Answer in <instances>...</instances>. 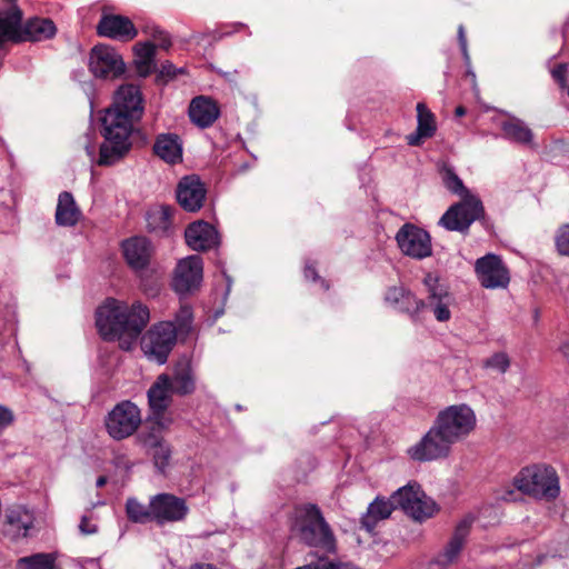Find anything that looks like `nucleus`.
<instances>
[{
    "label": "nucleus",
    "instance_id": "f257e3e1",
    "mask_svg": "<svg viewBox=\"0 0 569 569\" xmlns=\"http://www.w3.org/2000/svg\"><path fill=\"white\" fill-rule=\"evenodd\" d=\"M143 99L139 87L123 84L113 96V102L101 118L99 166H111L122 159L131 149L130 137L143 116Z\"/></svg>",
    "mask_w": 569,
    "mask_h": 569
},
{
    "label": "nucleus",
    "instance_id": "f03ea898",
    "mask_svg": "<svg viewBox=\"0 0 569 569\" xmlns=\"http://www.w3.org/2000/svg\"><path fill=\"white\" fill-rule=\"evenodd\" d=\"M475 411L468 405H453L441 410L431 428L407 450L415 461H432L449 456L455 443L466 439L476 428Z\"/></svg>",
    "mask_w": 569,
    "mask_h": 569
},
{
    "label": "nucleus",
    "instance_id": "7ed1b4c3",
    "mask_svg": "<svg viewBox=\"0 0 569 569\" xmlns=\"http://www.w3.org/2000/svg\"><path fill=\"white\" fill-rule=\"evenodd\" d=\"M149 309L141 302L108 299L96 312L97 328L106 340H119L123 350H130L149 322Z\"/></svg>",
    "mask_w": 569,
    "mask_h": 569
},
{
    "label": "nucleus",
    "instance_id": "20e7f679",
    "mask_svg": "<svg viewBox=\"0 0 569 569\" xmlns=\"http://www.w3.org/2000/svg\"><path fill=\"white\" fill-rule=\"evenodd\" d=\"M441 178L445 187L451 192L462 197L461 201L452 204L440 218L439 224L449 231H466L471 223L483 213L482 202L470 194L462 180L449 166L441 169Z\"/></svg>",
    "mask_w": 569,
    "mask_h": 569
},
{
    "label": "nucleus",
    "instance_id": "39448f33",
    "mask_svg": "<svg viewBox=\"0 0 569 569\" xmlns=\"http://www.w3.org/2000/svg\"><path fill=\"white\" fill-rule=\"evenodd\" d=\"M22 11L17 6L0 10V49L7 41H42L52 38L57 28L51 19L32 18L23 26Z\"/></svg>",
    "mask_w": 569,
    "mask_h": 569
},
{
    "label": "nucleus",
    "instance_id": "423d86ee",
    "mask_svg": "<svg viewBox=\"0 0 569 569\" xmlns=\"http://www.w3.org/2000/svg\"><path fill=\"white\" fill-rule=\"evenodd\" d=\"M292 533L311 547H320L327 551L335 549V537L316 505H303L296 508L291 526Z\"/></svg>",
    "mask_w": 569,
    "mask_h": 569
},
{
    "label": "nucleus",
    "instance_id": "0eeeda50",
    "mask_svg": "<svg viewBox=\"0 0 569 569\" xmlns=\"http://www.w3.org/2000/svg\"><path fill=\"white\" fill-rule=\"evenodd\" d=\"M515 487L536 499L552 501L560 495V481L556 469L547 465L522 468L513 479Z\"/></svg>",
    "mask_w": 569,
    "mask_h": 569
},
{
    "label": "nucleus",
    "instance_id": "6e6552de",
    "mask_svg": "<svg viewBox=\"0 0 569 569\" xmlns=\"http://www.w3.org/2000/svg\"><path fill=\"white\" fill-rule=\"evenodd\" d=\"M141 411L130 400L117 403L106 416L104 427L114 440H123L132 436L141 425Z\"/></svg>",
    "mask_w": 569,
    "mask_h": 569
},
{
    "label": "nucleus",
    "instance_id": "1a4fd4ad",
    "mask_svg": "<svg viewBox=\"0 0 569 569\" xmlns=\"http://www.w3.org/2000/svg\"><path fill=\"white\" fill-rule=\"evenodd\" d=\"M395 501L399 508L417 521L432 517L438 508L436 502L421 491L417 483H409L395 492Z\"/></svg>",
    "mask_w": 569,
    "mask_h": 569
},
{
    "label": "nucleus",
    "instance_id": "9d476101",
    "mask_svg": "<svg viewBox=\"0 0 569 569\" xmlns=\"http://www.w3.org/2000/svg\"><path fill=\"white\" fill-rule=\"evenodd\" d=\"M423 284L427 288L425 309H429L439 322H447L451 318L450 307L455 298L449 289L440 282L433 273H427L423 278Z\"/></svg>",
    "mask_w": 569,
    "mask_h": 569
},
{
    "label": "nucleus",
    "instance_id": "9b49d317",
    "mask_svg": "<svg viewBox=\"0 0 569 569\" xmlns=\"http://www.w3.org/2000/svg\"><path fill=\"white\" fill-rule=\"evenodd\" d=\"M177 341L176 327L171 321L160 322L149 330L143 341L146 355L162 365Z\"/></svg>",
    "mask_w": 569,
    "mask_h": 569
},
{
    "label": "nucleus",
    "instance_id": "f8f14e48",
    "mask_svg": "<svg viewBox=\"0 0 569 569\" xmlns=\"http://www.w3.org/2000/svg\"><path fill=\"white\" fill-rule=\"evenodd\" d=\"M89 69L97 78L114 79L124 72V62L113 48L98 44L90 52Z\"/></svg>",
    "mask_w": 569,
    "mask_h": 569
},
{
    "label": "nucleus",
    "instance_id": "ddd939ff",
    "mask_svg": "<svg viewBox=\"0 0 569 569\" xmlns=\"http://www.w3.org/2000/svg\"><path fill=\"white\" fill-rule=\"evenodd\" d=\"M401 252L415 259H423L432 253L430 234L411 223L403 224L396 234Z\"/></svg>",
    "mask_w": 569,
    "mask_h": 569
},
{
    "label": "nucleus",
    "instance_id": "4468645a",
    "mask_svg": "<svg viewBox=\"0 0 569 569\" xmlns=\"http://www.w3.org/2000/svg\"><path fill=\"white\" fill-rule=\"evenodd\" d=\"M173 392L170 388V375L161 373L148 390V403L151 415L158 426V430L167 429L171 419L164 417V412L171 403Z\"/></svg>",
    "mask_w": 569,
    "mask_h": 569
},
{
    "label": "nucleus",
    "instance_id": "2eb2a0df",
    "mask_svg": "<svg viewBox=\"0 0 569 569\" xmlns=\"http://www.w3.org/2000/svg\"><path fill=\"white\" fill-rule=\"evenodd\" d=\"M151 508L153 521L159 526L183 521L189 513L186 499L172 493L163 492L152 496Z\"/></svg>",
    "mask_w": 569,
    "mask_h": 569
},
{
    "label": "nucleus",
    "instance_id": "dca6fc26",
    "mask_svg": "<svg viewBox=\"0 0 569 569\" xmlns=\"http://www.w3.org/2000/svg\"><path fill=\"white\" fill-rule=\"evenodd\" d=\"M475 269L479 282L485 288H506L509 284V270L497 254L488 253L479 258L476 261Z\"/></svg>",
    "mask_w": 569,
    "mask_h": 569
},
{
    "label": "nucleus",
    "instance_id": "f3484780",
    "mask_svg": "<svg viewBox=\"0 0 569 569\" xmlns=\"http://www.w3.org/2000/svg\"><path fill=\"white\" fill-rule=\"evenodd\" d=\"M203 264L199 256L181 259L174 269L172 288L179 295L197 289L202 281Z\"/></svg>",
    "mask_w": 569,
    "mask_h": 569
},
{
    "label": "nucleus",
    "instance_id": "a211bd4d",
    "mask_svg": "<svg viewBox=\"0 0 569 569\" xmlns=\"http://www.w3.org/2000/svg\"><path fill=\"white\" fill-rule=\"evenodd\" d=\"M473 521L475 518L468 515L458 522L452 537L446 545L443 551L435 558L433 565L438 566L439 569H446L458 559L465 541L470 533Z\"/></svg>",
    "mask_w": 569,
    "mask_h": 569
},
{
    "label": "nucleus",
    "instance_id": "6ab92c4d",
    "mask_svg": "<svg viewBox=\"0 0 569 569\" xmlns=\"http://www.w3.org/2000/svg\"><path fill=\"white\" fill-rule=\"evenodd\" d=\"M176 193L181 208L196 212L202 208L207 190L197 176H187L179 181Z\"/></svg>",
    "mask_w": 569,
    "mask_h": 569
},
{
    "label": "nucleus",
    "instance_id": "aec40b11",
    "mask_svg": "<svg viewBox=\"0 0 569 569\" xmlns=\"http://www.w3.org/2000/svg\"><path fill=\"white\" fill-rule=\"evenodd\" d=\"M122 250L127 263L137 272L147 269L153 254V247L144 237H132L124 240Z\"/></svg>",
    "mask_w": 569,
    "mask_h": 569
},
{
    "label": "nucleus",
    "instance_id": "412c9836",
    "mask_svg": "<svg viewBox=\"0 0 569 569\" xmlns=\"http://www.w3.org/2000/svg\"><path fill=\"white\" fill-rule=\"evenodd\" d=\"M386 301L400 312L407 313L412 321L421 320L425 301L402 287H392L386 293Z\"/></svg>",
    "mask_w": 569,
    "mask_h": 569
},
{
    "label": "nucleus",
    "instance_id": "4be33fe9",
    "mask_svg": "<svg viewBox=\"0 0 569 569\" xmlns=\"http://www.w3.org/2000/svg\"><path fill=\"white\" fill-rule=\"evenodd\" d=\"M187 244L194 251H207L219 244V234L214 227L199 220L188 226L184 231Z\"/></svg>",
    "mask_w": 569,
    "mask_h": 569
},
{
    "label": "nucleus",
    "instance_id": "5701e85b",
    "mask_svg": "<svg viewBox=\"0 0 569 569\" xmlns=\"http://www.w3.org/2000/svg\"><path fill=\"white\" fill-rule=\"evenodd\" d=\"M97 30L100 36L119 40H131L137 36V30L131 20L117 14L103 16Z\"/></svg>",
    "mask_w": 569,
    "mask_h": 569
},
{
    "label": "nucleus",
    "instance_id": "b1692460",
    "mask_svg": "<svg viewBox=\"0 0 569 569\" xmlns=\"http://www.w3.org/2000/svg\"><path fill=\"white\" fill-rule=\"evenodd\" d=\"M7 533L12 539L26 538L33 528L34 516L23 506H12L6 513Z\"/></svg>",
    "mask_w": 569,
    "mask_h": 569
},
{
    "label": "nucleus",
    "instance_id": "393cba45",
    "mask_svg": "<svg viewBox=\"0 0 569 569\" xmlns=\"http://www.w3.org/2000/svg\"><path fill=\"white\" fill-rule=\"evenodd\" d=\"M182 141L177 133H160L157 136L153 152L169 164L182 161Z\"/></svg>",
    "mask_w": 569,
    "mask_h": 569
},
{
    "label": "nucleus",
    "instance_id": "a878e982",
    "mask_svg": "<svg viewBox=\"0 0 569 569\" xmlns=\"http://www.w3.org/2000/svg\"><path fill=\"white\" fill-rule=\"evenodd\" d=\"M417 129L413 133L407 136L409 146H420L425 139L431 138L437 130L433 113L423 102L417 104Z\"/></svg>",
    "mask_w": 569,
    "mask_h": 569
},
{
    "label": "nucleus",
    "instance_id": "bb28decb",
    "mask_svg": "<svg viewBox=\"0 0 569 569\" xmlns=\"http://www.w3.org/2000/svg\"><path fill=\"white\" fill-rule=\"evenodd\" d=\"M189 117L198 127L208 128L219 117V109L211 99L197 97L190 103Z\"/></svg>",
    "mask_w": 569,
    "mask_h": 569
},
{
    "label": "nucleus",
    "instance_id": "cd10ccee",
    "mask_svg": "<svg viewBox=\"0 0 569 569\" xmlns=\"http://www.w3.org/2000/svg\"><path fill=\"white\" fill-rule=\"evenodd\" d=\"M399 508L398 502L395 501V493L389 500L383 498H376L367 510V513L361 518V526L371 532L376 528L378 521L387 519L393 509Z\"/></svg>",
    "mask_w": 569,
    "mask_h": 569
},
{
    "label": "nucleus",
    "instance_id": "c85d7f7f",
    "mask_svg": "<svg viewBox=\"0 0 569 569\" xmlns=\"http://www.w3.org/2000/svg\"><path fill=\"white\" fill-rule=\"evenodd\" d=\"M81 217V211L78 208L73 196L63 191L59 194L57 209H56V222L61 227H73L78 223Z\"/></svg>",
    "mask_w": 569,
    "mask_h": 569
},
{
    "label": "nucleus",
    "instance_id": "c756f323",
    "mask_svg": "<svg viewBox=\"0 0 569 569\" xmlns=\"http://www.w3.org/2000/svg\"><path fill=\"white\" fill-rule=\"evenodd\" d=\"M170 388L173 393L179 396H187L194 391V376L188 361H181L174 367L173 373L170 376Z\"/></svg>",
    "mask_w": 569,
    "mask_h": 569
},
{
    "label": "nucleus",
    "instance_id": "7c9ffc66",
    "mask_svg": "<svg viewBox=\"0 0 569 569\" xmlns=\"http://www.w3.org/2000/svg\"><path fill=\"white\" fill-rule=\"evenodd\" d=\"M173 209L167 206L154 207L147 211V229L158 236L168 234L172 221Z\"/></svg>",
    "mask_w": 569,
    "mask_h": 569
},
{
    "label": "nucleus",
    "instance_id": "2f4dec72",
    "mask_svg": "<svg viewBox=\"0 0 569 569\" xmlns=\"http://www.w3.org/2000/svg\"><path fill=\"white\" fill-rule=\"evenodd\" d=\"M503 137L515 143L531 144L533 140L532 130L519 118L511 117L501 122Z\"/></svg>",
    "mask_w": 569,
    "mask_h": 569
},
{
    "label": "nucleus",
    "instance_id": "473e14b6",
    "mask_svg": "<svg viewBox=\"0 0 569 569\" xmlns=\"http://www.w3.org/2000/svg\"><path fill=\"white\" fill-rule=\"evenodd\" d=\"M156 44L151 42L138 43L136 46V69L139 76H149L156 67L154 63Z\"/></svg>",
    "mask_w": 569,
    "mask_h": 569
},
{
    "label": "nucleus",
    "instance_id": "72a5a7b5",
    "mask_svg": "<svg viewBox=\"0 0 569 569\" xmlns=\"http://www.w3.org/2000/svg\"><path fill=\"white\" fill-rule=\"evenodd\" d=\"M126 513L128 519L134 523L153 521L151 499L149 500V505L146 506L133 497L128 498L126 501Z\"/></svg>",
    "mask_w": 569,
    "mask_h": 569
},
{
    "label": "nucleus",
    "instance_id": "f704fd0d",
    "mask_svg": "<svg viewBox=\"0 0 569 569\" xmlns=\"http://www.w3.org/2000/svg\"><path fill=\"white\" fill-rule=\"evenodd\" d=\"M54 567L56 556L46 552L19 558L16 563V569H54Z\"/></svg>",
    "mask_w": 569,
    "mask_h": 569
},
{
    "label": "nucleus",
    "instance_id": "c9c22d12",
    "mask_svg": "<svg viewBox=\"0 0 569 569\" xmlns=\"http://www.w3.org/2000/svg\"><path fill=\"white\" fill-rule=\"evenodd\" d=\"M192 322V309L188 305H182L176 315L174 321L172 322L176 327V332L187 333L191 328Z\"/></svg>",
    "mask_w": 569,
    "mask_h": 569
},
{
    "label": "nucleus",
    "instance_id": "e433bc0d",
    "mask_svg": "<svg viewBox=\"0 0 569 569\" xmlns=\"http://www.w3.org/2000/svg\"><path fill=\"white\" fill-rule=\"evenodd\" d=\"M148 451L152 455L156 467L162 471L169 463L171 455L169 446L162 441Z\"/></svg>",
    "mask_w": 569,
    "mask_h": 569
},
{
    "label": "nucleus",
    "instance_id": "4c0bfd02",
    "mask_svg": "<svg viewBox=\"0 0 569 569\" xmlns=\"http://www.w3.org/2000/svg\"><path fill=\"white\" fill-rule=\"evenodd\" d=\"M148 422L151 425L150 430L142 433L141 441L147 449H151V447H154L158 443L163 441V439L161 437V432L164 429L158 430V426H157L152 415L149 417Z\"/></svg>",
    "mask_w": 569,
    "mask_h": 569
},
{
    "label": "nucleus",
    "instance_id": "58836bf2",
    "mask_svg": "<svg viewBox=\"0 0 569 569\" xmlns=\"http://www.w3.org/2000/svg\"><path fill=\"white\" fill-rule=\"evenodd\" d=\"M485 367L497 370L500 373H505L510 367V359L507 353L497 352L485 361Z\"/></svg>",
    "mask_w": 569,
    "mask_h": 569
},
{
    "label": "nucleus",
    "instance_id": "ea45409f",
    "mask_svg": "<svg viewBox=\"0 0 569 569\" xmlns=\"http://www.w3.org/2000/svg\"><path fill=\"white\" fill-rule=\"evenodd\" d=\"M556 246L560 254L569 256V224L562 226L556 237Z\"/></svg>",
    "mask_w": 569,
    "mask_h": 569
},
{
    "label": "nucleus",
    "instance_id": "a19ab883",
    "mask_svg": "<svg viewBox=\"0 0 569 569\" xmlns=\"http://www.w3.org/2000/svg\"><path fill=\"white\" fill-rule=\"evenodd\" d=\"M149 34L152 37L154 41H157V46L159 48L164 50L170 48L171 39L164 30L160 29L157 26H153L149 28Z\"/></svg>",
    "mask_w": 569,
    "mask_h": 569
},
{
    "label": "nucleus",
    "instance_id": "79ce46f5",
    "mask_svg": "<svg viewBox=\"0 0 569 569\" xmlns=\"http://www.w3.org/2000/svg\"><path fill=\"white\" fill-rule=\"evenodd\" d=\"M568 63H558L551 69V76L560 88H567Z\"/></svg>",
    "mask_w": 569,
    "mask_h": 569
},
{
    "label": "nucleus",
    "instance_id": "37998d69",
    "mask_svg": "<svg viewBox=\"0 0 569 569\" xmlns=\"http://www.w3.org/2000/svg\"><path fill=\"white\" fill-rule=\"evenodd\" d=\"M14 421L13 411L3 405H0V433L11 426Z\"/></svg>",
    "mask_w": 569,
    "mask_h": 569
},
{
    "label": "nucleus",
    "instance_id": "c03bdc74",
    "mask_svg": "<svg viewBox=\"0 0 569 569\" xmlns=\"http://www.w3.org/2000/svg\"><path fill=\"white\" fill-rule=\"evenodd\" d=\"M305 277H306L307 279H311L312 281H317V280H318V281H320L321 287H322L325 290H328V289H329V286H328V283L326 282V280L321 279V278L318 276V273H317L316 269H315L313 267L309 266V264H307V266H306V268H305Z\"/></svg>",
    "mask_w": 569,
    "mask_h": 569
},
{
    "label": "nucleus",
    "instance_id": "a18cd8bd",
    "mask_svg": "<svg viewBox=\"0 0 569 569\" xmlns=\"http://www.w3.org/2000/svg\"><path fill=\"white\" fill-rule=\"evenodd\" d=\"M318 562L322 569H359L350 563H333L325 559H319Z\"/></svg>",
    "mask_w": 569,
    "mask_h": 569
},
{
    "label": "nucleus",
    "instance_id": "49530a36",
    "mask_svg": "<svg viewBox=\"0 0 569 569\" xmlns=\"http://www.w3.org/2000/svg\"><path fill=\"white\" fill-rule=\"evenodd\" d=\"M79 529L84 535L96 533L97 530H98L96 525H92V523L89 522V519H88L87 516H83L81 518V521H80V525H79Z\"/></svg>",
    "mask_w": 569,
    "mask_h": 569
},
{
    "label": "nucleus",
    "instance_id": "de8ad7c7",
    "mask_svg": "<svg viewBox=\"0 0 569 569\" xmlns=\"http://www.w3.org/2000/svg\"><path fill=\"white\" fill-rule=\"evenodd\" d=\"M458 40H459V44H460V48H461V51H462L465 58L469 59L465 28L461 24L458 28Z\"/></svg>",
    "mask_w": 569,
    "mask_h": 569
},
{
    "label": "nucleus",
    "instance_id": "09e8293b",
    "mask_svg": "<svg viewBox=\"0 0 569 569\" xmlns=\"http://www.w3.org/2000/svg\"><path fill=\"white\" fill-rule=\"evenodd\" d=\"M558 352L567 360L569 363V337L563 338L559 346H558Z\"/></svg>",
    "mask_w": 569,
    "mask_h": 569
},
{
    "label": "nucleus",
    "instance_id": "8fccbe9b",
    "mask_svg": "<svg viewBox=\"0 0 569 569\" xmlns=\"http://www.w3.org/2000/svg\"><path fill=\"white\" fill-rule=\"evenodd\" d=\"M190 569H218V568L210 563H198V565L192 566Z\"/></svg>",
    "mask_w": 569,
    "mask_h": 569
},
{
    "label": "nucleus",
    "instance_id": "3c124183",
    "mask_svg": "<svg viewBox=\"0 0 569 569\" xmlns=\"http://www.w3.org/2000/svg\"><path fill=\"white\" fill-rule=\"evenodd\" d=\"M296 569H322V567H320L319 562H317V563H308L306 566L298 567Z\"/></svg>",
    "mask_w": 569,
    "mask_h": 569
},
{
    "label": "nucleus",
    "instance_id": "603ef678",
    "mask_svg": "<svg viewBox=\"0 0 569 569\" xmlns=\"http://www.w3.org/2000/svg\"><path fill=\"white\" fill-rule=\"evenodd\" d=\"M107 481H108V479H107V477H106V476H100V477L97 479V481H96V486H97L98 488H101V487H103V486L107 483Z\"/></svg>",
    "mask_w": 569,
    "mask_h": 569
},
{
    "label": "nucleus",
    "instance_id": "864d4df0",
    "mask_svg": "<svg viewBox=\"0 0 569 569\" xmlns=\"http://www.w3.org/2000/svg\"><path fill=\"white\" fill-rule=\"evenodd\" d=\"M466 112H467V110H466V108H465V107H462V106H458V107L456 108V110H455V114H456L457 117H462V116H465V114H466Z\"/></svg>",
    "mask_w": 569,
    "mask_h": 569
},
{
    "label": "nucleus",
    "instance_id": "5fc2aeb1",
    "mask_svg": "<svg viewBox=\"0 0 569 569\" xmlns=\"http://www.w3.org/2000/svg\"><path fill=\"white\" fill-rule=\"evenodd\" d=\"M87 152L90 157L93 154V150L90 147H87Z\"/></svg>",
    "mask_w": 569,
    "mask_h": 569
}]
</instances>
